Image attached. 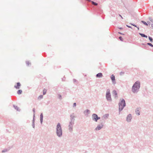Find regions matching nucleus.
Masks as SVG:
<instances>
[{"instance_id": "nucleus-3", "label": "nucleus", "mask_w": 153, "mask_h": 153, "mask_svg": "<svg viewBox=\"0 0 153 153\" xmlns=\"http://www.w3.org/2000/svg\"><path fill=\"white\" fill-rule=\"evenodd\" d=\"M62 129L61 126L60 124L58 123L57 126L56 128V134L57 136L60 137L62 135Z\"/></svg>"}, {"instance_id": "nucleus-32", "label": "nucleus", "mask_w": 153, "mask_h": 153, "mask_svg": "<svg viewBox=\"0 0 153 153\" xmlns=\"http://www.w3.org/2000/svg\"><path fill=\"white\" fill-rule=\"evenodd\" d=\"M119 39H120V40L121 41H123V39L122 37V36H120L119 38Z\"/></svg>"}, {"instance_id": "nucleus-14", "label": "nucleus", "mask_w": 153, "mask_h": 153, "mask_svg": "<svg viewBox=\"0 0 153 153\" xmlns=\"http://www.w3.org/2000/svg\"><path fill=\"white\" fill-rule=\"evenodd\" d=\"M43 114L42 113H41L40 115V121L41 124H42L43 122Z\"/></svg>"}, {"instance_id": "nucleus-44", "label": "nucleus", "mask_w": 153, "mask_h": 153, "mask_svg": "<svg viewBox=\"0 0 153 153\" xmlns=\"http://www.w3.org/2000/svg\"><path fill=\"white\" fill-rule=\"evenodd\" d=\"M119 16H120L122 19H123L122 16L120 14H119Z\"/></svg>"}, {"instance_id": "nucleus-22", "label": "nucleus", "mask_w": 153, "mask_h": 153, "mask_svg": "<svg viewBox=\"0 0 153 153\" xmlns=\"http://www.w3.org/2000/svg\"><path fill=\"white\" fill-rule=\"evenodd\" d=\"M13 107H14L15 109H16L17 111H18L19 107L17 106H16L15 105H13Z\"/></svg>"}, {"instance_id": "nucleus-26", "label": "nucleus", "mask_w": 153, "mask_h": 153, "mask_svg": "<svg viewBox=\"0 0 153 153\" xmlns=\"http://www.w3.org/2000/svg\"><path fill=\"white\" fill-rule=\"evenodd\" d=\"M147 45H149L151 47H153V45L152 44L150 43H147Z\"/></svg>"}, {"instance_id": "nucleus-29", "label": "nucleus", "mask_w": 153, "mask_h": 153, "mask_svg": "<svg viewBox=\"0 0 153 153\" xmlns=\"http://www.w3.org/2000/svg\"><path fill=\"white\" fill-rule=\"evenodd\" d=\"M26 63L27 66H29V65L31 64L28 61H26Z\"/></svg>"}, {"instance_id": "nucleus-38", "label": "nucleus", "mask_w": 153, "mask_h": 153, "mask_svg": "<svg viewBox=\"0 0 153 153\" xmlns=\"http://www.w3.org/2000/svg\"><path fill=\"white\" fill-rule=\"evenodd\" d=\"M33 114H35V108H33Z\"/></svg>"}, {"instance_id": "nucleus-28", "label": "nucleus", "mask_w": 153, "mask_h": 153, "mask_svg": "<svg viewBox=\"0 0 153 153\" xmlns=\"http://www.w3.org/2000/svg\"><path fill=\"white\" fill-rule=\"evenodd\" d=\"M92 4L95 5H97L98 4L94 1H92Z\"/></svg>"}, {"instance_id": "nucleus-21", "label": "nucleus", "mask_w": 153, "mask_h": 153, "mask_svg": "<svg viewBox=\"0 0 153 153\" xmlns=\"http://www.w3.org/2000/svg\"><path fill=\"white\" fill-rule=\"evenodd\" d=\"M35 114H33V119L32 120V123H35Z\"/></svg>"}, {"instance_id": "nucleus-4", "label": "nucleus", "mask_w": 153, "mask_h": 153, "mask_svg": "<svg viewBox=\"0 0 153 153\" xmlns=\"http://www.w3.org/2000/svg\"><path fill=\"white\" fill-rule=\"evenodd\" d=\"M106 97L107 101H111L112 99L111 97L110 90L107 89L106 94Z\"/></svg>"}, {"instance_id": "nucleus-45", "label": "nucleus", "mask_w": 153, "mask_h": 153, "mask_svg": "<svg viewBox=\"0 0 153 153\" xmlns=\"http://www.w3.org/2000/svg\"><path fill=\"white\" fill-rule=\"evenodd\" d=\"M136 27L137 28L138 30H139V27L137 26V27Z\"/></svg>"}, {"instance_id": "nucleus-15", "label": "nucleus", "mask_w": 153, "mask_h": 153, "mask_svg": "<svg viewBox=\"0 0 153 153\" xmlns=\"http://www.w3.org/2000/svg\"><path fill=\"white\" fill-rule=\"evenodd\" d=\"M103 76L102 74L101 73H99L96 75V76L97 78L102 77Z\"/></svg>"}, {"instance_id": "nucleus-23", "label": "nucleus", "mask_w": 153, "mask_h": 153, "mask_svg": "<svg viewBox=\"0 0 153 153\" xmlns=\"http://www.w3.org/2000/svg\"><path fill=\"white\" fill-rule=\"evenodd\" d=\"M149 39V40H150V42H153V39L150 36H149L148 37Z\"/></svg>"}, {"instance_id": "nucleus-20", "label": "nucleus", "mask_w": 153, "mask_h": 153, "mask_svg": "<svg viewBox=\"0 0 153 153\" xmlns=\"http://www.w3.org/2000/svg\"><path fill=\"white\" fill-rule=\"evenodd\" d=\"M142 45H145V46L143 47V48L145 49H147V48H148V47L146 46L147 45V43H142Z\"/></svg>"}, {"instance_id": "nucleus-10", "label": "nucleus", "mask_w": 153, "mask_h": 153, "mask_svg": "<svg viewBox=\"0 0 153 153\" xmlns=\"http://www.w3.org/2000/svg\"><path fill=\"white\" fill-rule=\"evenodd\" d=\"M110 78H111V79L112 81L113 84H114L116 83V82L115 81V76L113 75H112Z\"/></svg>"}, {"instance_id": "nucleus-33", "label": "nucleus", "mask_w": 153, "mask_h": 153, "mask_svg": "<svg viewBox=\"0 0 153 153\" xmlns=\"http://www.w3.org/2000/svg\"><path fill=\"white\" fill-rule=\"evenodd\" d=\"M73 81L74 83H77L78 82L77 80L75 79H73Z\"/></svg>"}, {"instance_id": "nucleus-9", "label": "nucleus", "mask_w": 153, "mask_h": 153, "mask_svg": "<svg viewBox=\"0 0 153 153\" xmlns=\"http://www.w3.org/2000/svg\"><path fill=\"white\" fill-rule=\"evenodd\" d=\"M98 117V115L95 114H93L92 115V120L95 121V122H97V117Z\"/></svg>"}, {"instance_id": "nucleus-7", "label": "nucleus", "mask_w": 153, "mask_h": 153, "mask_svg": "<svg viewBox=\"0 0 153 153\" xmlns=\"http://www.w3.org/2000/svg\"><path fill=\"white\" fill-rule=\"evenodd\" d=\"M132 118L131 114H129L127 116L126 120L128 122H130L131 121Z\"/></svg>"}, {"instance_id": "nucleus-24", "label": "nucleus", "mask_w": 153, "mask_h": 153, "mask_svg": "<svg viewBox=\"0 0 153 153\" xmlns=\"http://www.w3.org/2000/svg\"><path fill=\"white\" fill-rule=\"evenodd\" d=\"M141 22L143 23L144 25H146V26H148V24L146 22H145L144 21H142Z\"/></svg>"}, {"instance_id": "nucleus-46", "label": "nucleus", "mask_w": 153, "mask_h": 153, "mask_svg": "<svg viewBox=\"0 0 153 153\" xmlns=\"http://www.w3.org/2000/svg\"><path fill=\"white\" fill-rule=\"evenodd\" d=\"M151 27L153 28V24H151Z\"/></svg>"}, {"instance_id": "nucleus-5", "label": "nucleus", "mask_w": 153, "mask_h": 153, "mask_svg": "<svg viewBox=\"0 0 153 153\" xmlns=\"http://www.w3.org/2000/svg\"><path fill=\"white\" fill-rule=\"evenodd\" d=\"M74 125V123L69 122L68 125V129L70 132H71L73 131V128Z\"/></svg>"}, {"instance_id": "nucleus-25", "label": "nucleus", "mask_w": 153, "mask_h": 153, "mask_svg": "<svg viewBox=\"0 0 153 153\" xmlns=\"http://www.w3.org/2000/svg\"><path fill=\"white\" fill-rule=\"evenodd\" d=\"M9 150V149H4L2 151V152H7Z\"/></svg>"}, {"instance_id": "nucleus-8", "label": "nucleus", "mask_w": 153, "mask_h": 153, "mask_svg": "<svg viewBox=\"0 0 153 153\" xmlns=\"http://www.w3.org/2000/svg\"><path fill=\"white\" fill-rule=\"evenodd\" d=\"M103 124L102 123H101L100 125L99 124L98 125L97 127L95 128V130H99L103 128Z\"/></svg>"}, {"instance_id": "nucleus-42", "label": "nucleus", "mask_w": 153, "mask_h": 153, "mask_svg": "<svg viewBox=\"0 0 153 153\" xmlns=\"http://www.w3.org/2000/svg\"><path fill=\"white\" fill-rule=\"evenodd\" d=\"M118 28L120 30H122L123 29V28L122 27H118Z\"/></svg>"}, {"instance_id": "nucleus-17", "label": "nucleus", "mask_w": 153, "mask_h": 153, "mask_svg": "<svg viewBox=\"0 0 153 153\" xmlns=\"http://www.w3.org/2000/svg\"><path fill=\"white\" fill-rule=\"evenodd\" d=\"M139 34L141 36V37H145L146 38H147V36L145 34L142 33H139Z\"/></svg>"}, {"instance_id": "nucleus-27", "label": "nucleus", "mask_w": 153, "mask_h": 153, "mask_svg": "<svg viewBox=\"0 0 153 153\" xmlns=\"http://www.w3.org/2000/svg\"><path fill=\"white\" fill-rule=\"evenodd\" d=\"M47 90L44 88L43 90V95H45L46 93Z\"/></svg>"}, {"instance_id": "nucleus-35", "label": "nucleus", "mask_w": 153, "mask_h": 153, "mask_svg": "<svg viewBox=\"0 0 153 153\" xmlns=\"http://www.w3.org/2000/svg\"><path fill=\"white\" fill-rule=\"evenodd\" d=\"M58 98L59 99H60V100L61 99L62 96H61V95H60V94H58Z\"/></svg>"}, {"instance_id": "nucleus-11", "label": "nucleus", "mask_w": 153, "mask_h": 153, "mask_svg": "<svg viewBox=\"0 0 153 153\" xmlns=\"http://www.w3.org/2000/svg\"><path fill=\"white\" fill-rule=\"evenodd\" d=\"M90 111L88 109H87L83 112L84 114L86 117H88V114H90Z\"/></svg>"}, {"instance_id": "nucleus-41", "label": "nucleus", "mask_w": 153, "mask_h": 153, "mask_svg": "<svg viewBox=\"0 0 153 153\" xmlns=\"http://www.w3.org/2000/svg\"><path fill=\"white\" fill-rule=\"evenodd\" d=\"M118 33L119 34H121V35H124V34H123V33H121L120 32H119Z\"/></svg>"}, {"instance_id": "nucleus-43", "label": "nucleus", "mask_w": 153, "mask_h": 153, "mask_svg": "<svg viewBox=\"0 0 153 153\" xmlns=\"http://www.w3.org/2000/svg\"><path fill=\"white\" fill-rule=\"evenodd\" d=\"M100 117H98V116L97 117V121H98V120H99L100 119Z\"/></svg>"}, {"instance_id": "nucleus-30", "label": "nucleus", "mask_w": 153, "mask_h": 153, "mask_svg": "<svg viewBox=\"0 0 153 153\" xmlns=\"http://www.w3.org/2000/svg\"><path fill=\"white\" fill-rule=\"evenodd\" d=\"M149 19L150 21L153 23V19L151 17H149Z\"/></svg>"}, {"instance_id": "nucleus-19", "label": "nucleus", "mask_w": 153, "mask_h": 153, "mask_svg": "<svg viewBox=\"0 0 153 153\" xmlns=\"http://www.w3.org/2000/svg\"><path fill=\"white\" fill-rule=\"evenodd\" d=\"M22 90H19L17 91V94H22Z\"/></svg>"}, {"instance_id": "nucleus-12", "label": "nucleus", "mask_w": 153, "mask_h": 153, "mask_svg": "<svg viewBox=\"0 0 153 153\" xmlns=\"http://www.w3.org/2000/svg\"><path fill=\"white\" fill-rule=\"evenodd\" d=\"M21 86L20 83L19 82H17L16 83V85L14 86V88L16 89H19L20 88V87Z\"/></svg>"}, {"instance_id": "nucleus-34", "label": "nucleus", "mask_w": 153, "mask_h": 153, "mask_svg": "<svg viewBox=\"0 0 153 153\" xmlns=\"http://www.w3.org/2000/svg\"><path fill=\"white\" fill-rule=\"evenodd\" d=\"M130 25H131L134 26L135 27H137V26L134 24L132 23H130Z\"/></svg>"}, {"instance_id": "nucleus-13", "label": "nucleus", "mask_w": 153, "mask_h": 153, "mask_svg": "<svg viewBox=\"0 0 153 153\" xmlns=\"http://www.w3.org/2000/svg\"><path fill=\"white\" fill-rule=\"evenodd\" d=\"M112 94L114 96L115 98L117 97V94L116 91L115 90H113L112 91Z\"/></svg>"}, {"instance_id": "nucleus-1", "label": "nucleus", "mask_w": 153, "mask_h": 153, "mask_svg": "<svg viewBox=\"0 0 153 153\" xmlns=\"http://www.w3.org/2000/svg\"><path fill=\"white\" fill-rule=\"evenodd\" d=\"M140 87V82L139 81H136L132 87V91L133 93L137 92L139 90Z\"/></svg>"}, {"instance_id": "nucleus-18", "label": "nucleus", "mask_w": 153, "mask_h": 153, "mask_svg": "<svg viewBox=\"0 0 153 153\" xmlns=\"http://www.w3.org/2000/svg\"><path fill=\"white\" fill-rule=\"evenodd\" d=\"M109 116V114H106L105 115H104L103 116V117L105 119H106V118H108Z\"/></svg>"}, {"instance_id": "nucleus-6", "label": "nucleus", "mask_w": 153, "mask_h": 153, "mask_svg": "<svg viewBox=\"0 0 153 153\" xmlns=\"http://www.w3.org/2000/svg\"><path fill=\"white\" fill-rule=\"evenodd\" d=\"M74 113H73L70 115L71 117L70 121V122L74 123L75 121V116L74 115Z\"/></svg>"}, {"instance_id": "nucleus-47", "label": "nucleus", "mask_w": 153, "mask_h": 153, "mask_svg": "<svg viewBox=\"0 0 153 153\" xmlns=\"http://www.w3.org/2000/svg\"><path fill=\"white\" fill-rule=\"evenodd\" d=\"M86 0V1H88L89 2H91V0Z\"/></svg>"}, {"instance_id": "nucleus-16", "label": "nucleus", "mask_w": 153, "mask_h": 153, "mask_svg": "<svg viewBox=\"0 0 153 153\" xmlns=\"http://www.w3.org/2000/svg\"><path fill=\"white\" fill-rule=\"evenodd\" d=\"M139 109L140 108H137L135 110L136 114L138 115H139L140 114V112H139Z\"/></svg>"}, {"instance_id": "nucleus-2", "label": "nucleus", "mask_w": 153, "mask_h": 153, "mask_svg": "<svg viewBox=\"0 0 153 153\" xmlns=\"http://www.w3.org/2000/svg\"><path fill=\"white\" fill-rule=\"evenodd\" d=\"M126 106V103L124 99H122V100L119 101V114L120 113L121 111L123 109L124 107Z\"/></svg>"}, {"instance_id": "nucleus-40", "label": "nucleus", "mask_w": 153, "mask_h": 153, "mask_svg": "<svg viewBox=\"0 0 153 153\" xmlns=\"http://www.w3.org/2000/svg\"><path fill=\"white\" fill-rule=\"evenodd\" d=\"M126 26L127 27H128V28H131L132 29V27L131 26H129V25H126Z\"/></svg>"}, {"instance_id": "nucleus-31", "label": "nucleus", "mask_w": 153, "mask_h": 153, "mask_svg": "<svg viewBox=\"0 0 153 153\" xmlns=\"http://www.w3.org/2000/svg\"><path fill=\"white\" fill-rule=\"evenodd\" d=\"M43 98V96L42 95H40L38 97V99H41Z\"/></svg>"}, {"instance_id": "nucleus-39", "label": "nucleus", "mask_w": 153, "mask_h": 153, "mask_svg": "<svg viewBox=\"0 0 153 153\" xmlns=\"http://www.w3.org/2000/svg\"><path fill=\"white\" fill-rule=\"evenodd\" d=\"M76 106V103H74L73 105V107H75Z\"/></svg>"}, {"instance_id": "nucleus-37", "label": "nucleus", "mask_w": 153, "mask_h": 153, "mask_svg": "<svg viewBox=\"0 0 153 153\" xmlns=\"http://www.w3.org/2000/svg\"><path fill=\"white\" fill-rule=\"evenodd\" d=\"M32 126L33 128H35V123H32Z\"/></svg>"}, {"instance_id": "nucleus-48", "label": "nucleus", "mask_w": 153, "mask_h": 153, "mask_svg": "<svg viewBox=\"0 0 153 153\" xmlns=\"http://www.w3.org/2000/svg\"><path fill=\"white\" fill-rule=\"evenodd\" d=\"M147 22V23H149L150 22H149L148 21Z\"/></svg>"}, {"instance_id": "nucleus-36", "label": "nucleus", "mask_w": 153, "mask_h": 153, "mask_svg": "<svg viewBox=\"0 0 153 153\" xmlns=\"http://www.w3.org/2000/svg\"><path fill=\"white\" fill-rule=\"evenodd\" d=\"M124 74V72H121L120 73V75H123Z\"/></svg>"}]
</instances>
